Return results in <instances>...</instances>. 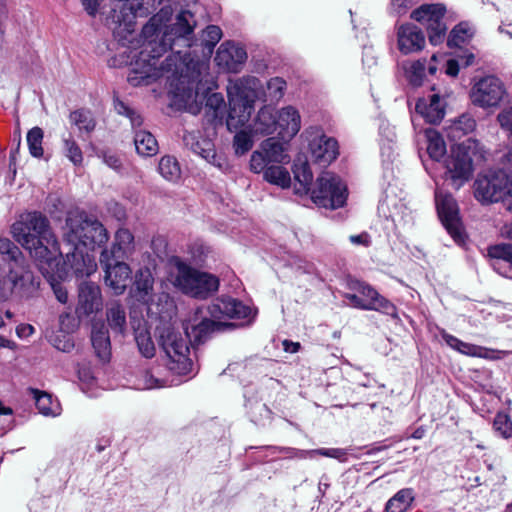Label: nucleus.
Returning a JSON list of instances; mask_svg holds the SVG:
<instances>
[{"label":"nucleus","mask_w":512,"mask_h":512,"mask_svg":"<svg viewBox=\"0 0 512 512\" xmlns=\"http://www.w3.org/2000/svg\"><path fill=\"white\" fill-rule=\"evenodd\" d=\"M170 13L169 6L162 7L143 26L142 50L131 63L127 77L132 86L150 85L164 73H182L184 67L188 68L193 63L189 49L197 45L195 15L189 10H181L171 24L161 27L160 23Z\"/></svg>","instance_id":"obj_1"},{"label":"nucleus","mask_w":512,"mask_h":512,"mask_svg":"<svg viewBox=\"0 0 512 512\" xmlns=\"http://www.w3.org/2000/svg\"><path fill=\"white\" fill-rule=\"evenodd\" d=\"M251 313V308L240 300L222 296L207 307H197L184 329L191 345L201 344L214 332L223 330L226 325L220 319H246Z\"/></svg>","instance_id":"obj_2"},{"label":"nucleus","mask_w":512,"mask_h":512,"mask_svg":"<svg viewBox=\"0 0 512 512\" xmlns=\"http://www.w3.org/2000/svg\"><path fill=\"white\" fill-rule=\"evenodd\" d=\"M11 233L13 238L40 263L51 266L56 253L63 254L50 230L48 219L40 212L22 214L12 225Z\"/></svg>","instance_id":"obj_3"},{"label":"nucleus","mask_w":512,"mask_h":512,"mask_svg":"<svg viewBox=\"0 0 512 512\" xmlns=\"http://www.w3.org/2000/svg\"><path fill=\"white\" fill-rule=\"evenodd\" d=\"M427 139V152L430 163L425 165L426 171L435 183L434 202L438 218L446 231H448V155L443 135L434 128L425 130Z\"/></svg>","instance_id":"obj_4"},{"label":"nucleus","mask_w":512,"mask_h":512,"mask_svg":"<svg viewBox=\"0 0 512 512\" xmlns=\"http://www.w3.org/2000/svg\"><path fill=\"white\" fill-rule=\"evenodd\" d=\"M162 0H112L107 25L122 46L132 47L135 40V19L154 13Z\"/></svg>","instance_id":"obj_5"},{"label":"nucleus","mask_w":512,"mask_h":512,"mask_svg":"<svg viewBox=\"0 0 512 512\" xmlns=\"http://www.w3.org/2000/svg\"><path fill=\"white\" fill-rule=\"evenodd\" d=\"M158 347L166 358V366L174 374L184 376L195 374L194 364L189 357L190 340L185 334L164 323L155 329Z\"/></svg>","instance_id":"obj_6"},{"label":"nucleus","mask_w":512,"mask_h":512,"mask_svg":"<svg viewBox=\"0 0 512 512\" xmlns=\"http://www.w3.org/2000/svg\"><path fill=\"white\" fill-rule=\"evenodd\" d=\"M486 151L478 140L468 138L452 148L450 181L456 189L470 180L476 165L485 161Z\"/></svg>","instance_id":"obj_7"},{"label":"nucleus","mask_w":512,"mask_h":512,"mask_svg":"<svg viewBox=\"0 0 512 512\" xmlns=\"http://www.w3.org/2000/svg\"><path fill=\"white\" fill-rule=\"evenodd\" d=\"M474 197L482 204L505 201L512 212V173L502 170L479 174L473 184Z\"/></svg>","instance_id":"obj_8"},{"label":"nucleus","mask_w":512,"mask_h":512,"mask_svg":"<svg viewBox=\"0 0 512 512\" xmlns=\"http://www.w3.org/2000/svg\"><path fill=\"white\" fill-rule=\"evenodd\" d=\"M174 265L177 269L175 284L184 294L206 299L218 290L219 280L214 275L199 271L180 258L174 260Z\"/></svg>","instance_id":"obj_9"},{"label":"nucleus","mask_w":512,"mask_h":512,"mask_svg":"<svg viewBox=\"0 0 512 512\" xmlns=\"http://www.w3.org/2000/svg\"><path fill=\"white\" fill-rule=\"evenodd\" d=\"M347 186L341 178L332 172H323L311 190V199L319 207L337 209L347 200Z\"/></svg>","instance_id":"obj_10"},{"label":"nucleus","mask_w":512,"mask_h":512,"mask_svg":"<svg viewBox=\"0 0 512 512\" xmlns=\"http://www.w3.org/2000/svg\"><path fill=\"white\" fill-rule=\"evenodd\" d=\"M446 13L444 4H422L411 12L410 18L426 27L432 45H439L447 32Z\"/></svg>","instance_id":"obj_11"},{"label":"nucleus","mask_w":512,"mask_h":512,"mask_svg":"<svg viewBox=\"0 0 512 512\" xmlns=\"http://www.w3.org/2000/svg\"><path fill=\"white\" fill-rule=\"evenodd\" d=\"M506 95L504 83L494 75L480 78L471 90V100L481 108L498 106Z\"/></svg>","instance_id":"obj_12"},{"label":"nucleus","mask_w":512,"mask_h":512,"mask_svg":"<svg viewBox=\"0 0 512 512\" xmlns=\"http://www.w3.org/2000/svg\"><path fill=\"white\" fill-rule=\"evenodd\" d=\"M125 259L108 257V252H101L99 262L105 272V284L116 295L124 293L131 278V268Z\"/></svg>","instance_id":"obj_13"},{"label":"nucleus","mask_w":512,"mask_h":512,"mask_svg":"<svg viewBox=\"0 0 512 512\" xmlns=\"http://www.w3.org/2000/svg\"><path fill=\"white\" fill-rule=\"evenodd\" d=\"M89 214L81 209L69 210L62 226V237L66 247H84V232L86 231Z\"/></svg>","instance_id":"obj_14"},{"label":"nucleus","mask_w":512,"mask_h":512,"mask_svg":"<svg viewBox=\"0 0 512 512\" xmlns=\"http://www.w3.org/2000/svg\"><path fill=\"white\" fill-rule=\"evenodd\" d=\"M438 57L437 54H433L429 61L426 58L403 61L400 67L408 85L413 88L421 87L426 79V72L429 75H434L438 70Z\"/></svg>","instance_id":"obj_15"},{"label":"nucleus","mask_w":512,"mask_h":512,"mask_svg":"<svg viewBox=\"0 0 512 512\" xmlns=\"http://www.w3.org/2000/svg\"><path fill=\"white\" fill-rule=\"evenodd\" d=\"M96 268L94 259L88 253H84L81 247H67L64 267L58 273L59 277L68 276L70 272L76 277H87L94 273Z\"/></svg>","instance_id":"obj_16"},{"label":"nucleus","mask_w":512,"mask_h":512,"mask_svg":"<svg viewBox=\"0 0 512 512\" xmlns=\"http://www.w3.org/2000/svg\"><path fill=\"white\" fill-rule=\"evenodd\" d=\"M397 48L403 55L418 53L425 48L426 37L421 28L404 23L396 28Z\"/></svg>","instance_id":"obj_17"},{"label":"nucleus","mask_w":512,"mask_h":512,"mask_svg":"<svg viewBox=\"0 0 512 512\" xmlns=\"http://www.w3.org/2000/svg\"><path fill=\"white\" fill-rule=\"evenodd\" d=\"M247 60L246 50L233 42L222 43L215 55L216 65L223 71L237 73Z\"/></svg>","instance_id":"obj_18"},{"label":"nucleus","mask_w":512,"mask_h":512,"mask_svg":"<svg viewBox=\"0 0 512 512\" xmlns=\"http://www.w3.org/2000/svg\"><path fill=\"white\" fill-rule=\"evenodd\" d=\"M100 287L93 282H82L78 287V304L76 314L78 317L97 313L102 308Z\"/></svg>","instance_id":"obj_19"},{"label":"nucleus","mask_w":512,"mask_h":512,"mask_svg":"<svg viewBox=\"0 0 512 512\" xmlns=\"http://www.w3.org/2000/svg\"><path fill=\"white\" fill-rule=\"evenodd\" d=\"M227 93L228 97L254 104L256 99L262 97L261 81L255 76H243L230 82Z\"/></svg>","instance_id":"obj_20"},{"label":"nucleus","mask_w":512,"mask_h":512,"mask_svg":"<svg viewBox=\"0 0 512 512\" xmlns=\"http://www.w3.org/2000/svg\"><path fill=\"white\" fill-rule=\"evenodd\" d=\"M357 291L364 299V304L373 307L369 308L367 311H377L394 319H398L396 306L389 299L382 296L371 285L359 283Z\"/></svg>","instance_id":"obj_21"},{"label":"nucleus","mask_w":512,"mask_h":512,"mask_svg":"<svg viewBox=\"0 0 512 512\" xmlns=\"http://www.w3.org/2000/svg\"><path fill=\"white\" fill-rule=\"evenodd\" d=\"M278 135L285 142L290 141L301 128V117L296 108L286 106L276 111Z\"/></svg>","instance_id":"obj_22"},{"label":"nucleus","mask_w":512,"mask_h":512,"mask_svg":"<svg viewBox=\"0 0 512 512\" xmlns=\"http://www.w3.org/2000/svg\"><path fill=\"white\" fill-rule=\"evenodd\" d=\"M415 110L428 123L437 124L442 121L446 114V102L438 93L432 94L429 99L419 98Z\"/></svg>","instance_id":"obj_23"},{"label":"nucleus","mask_w":512,"mask_h":512,"mask_svg":"<svg viewBox=\"0 0 512 512\" xmlns=\"http://www.w3.org/2000/svg\"><path fill=\"white\" fill-rule=\"evenodd\" d=\"M183 143L185 147L194 154L201 156L213 165L221 167V164L217 162L213 142L208 138L202 137L200 132H185L183 135Z\"/></svg>","instance_id":"obj_24"},{"label":"nucleus","mask_w":512,"mask_h":512,"mask_svg":"<svg viewBox=\"0 0 512 512\" xmlns=\"http://www.w3.org/2000/svg\"><path fill=\"white\" fill-rule=\"evenodd\" d=\"M309 148L314 161L323 166L330 164L339 154L337 141L325 135L313 138Z\"/></svg>","instance_id":"obj_25"},{"label":"nucleus","mask_w":512,"mask_h":512,"mask_svg":"<svg viewBox=\"0 0 512 512\" xmlns=\"http://www.w3.org/2000/svg\"><path fill=\"white\" fill-rule=\"evenodd\" d=\"M9 278L12 283V293L23 299H29L35 295L40 286L39 278L33 272L23 270L20 274L11 270Z\"/></svg>","instance_id":"obj_26"},{"label":"nucleus","mask_w":512,"mask_h":512,"mask_svg":"<svg viewBox=\"0 0 512 512\" xmlns=\"http://www.w3.org/2000/svg\"><path fill=\"white\" fill-rule=\"evenodd\" d=\"M91 343L97 358L102 363L111 359V340L109 330L103 322H95L91 330Z\"/></svg>","instance_id":"obj_27"},{"label":"nucleus","mask_w":512,"mask_h":512,"mask_svg":"<svg viewBox=\"0 0 512 512\" xmlns=\"http://www.w3.org/2000/svg\"><path fill=\"white\" fill-rule=\"evenodd\" d=\"M254 136H267L277 131L276 110L269 105H264L249 125Z\"/></svg>","instance_id":"obj_28"},{"label":"nucleus","mask_w":512,"mask_h":512,"mask_svg":"<svg viewBox=\"0 0 512 512\" xmlns=\"http://www.w3.org/2000/svg\"><path fill=\"white\" fill-rule=\"evenodd\" d=\"M254 104L229 97V112L226 125L229 131L237 130L244 126L250 119Z\"/></svg>","instance_id":"obj_29"},{"label":"nucleus","mask_w":512,"mask_h":512,"mask_svg":"<svg viewBox=\"0 0 512 512\" xmlns=\"http://www.w3.org/2000/svg\"><path fill=\"white\" fill-rule=\"evenodd\" d=\"M134 235L125 228H119L115 235L110 249L104 248L102 252H108V257L126 259L134 251Z\"/></svg>","instance_id":"obj_30"},{"label":"nucleus","mask_w":512,"mask_h":512,"mask_svg":"<svg viewBox=\"0 0 512 512\" xmlns=\"http://www.w3.org/2000/svg\"><path fill=\"white\" fill-rule=\"evenodd\" d=\"M487 253L493 269L500 275L507 276V270L512 268V244L501 243L489 246Z\"/></svg>","instance_id":"obj_31"},{"label":"nucleus","mask_w":512,"mask_h":512,"mask_svg":"<svg viewBox=\"0 0 512 512\" xmlns=\"http://www.w3.org/2000/svg\"><path fill=\"white\" fill-rule=\"evenodd\" d=\"M154 278L149 268H140L135 273L131 295L138 302L147 303L153 291Z\"/></svg>","instance_id":"obj_32"},{"label":"nucleus","mask_w":512,"mask_h":512,"mask_svg":"<svg viewBox=\"0 0 512 512\" xmlns=\"http://www.w3.org/2000/svg\"><path fill=\"white\" fill-rule=\"evenodd\" d=\"M86 231L84 232V247L94 249L107 243L109 236L104 225L93 215H89Z\"/></svg>","instance_id":"obj_33"},{"label":"nucleus","mask_w":512,"mask_h":512,"mask_svg":"<svg viewBox=\"0 0 512 512\" xmlns=\"http://www.w3.org/2000/svg\"><path fill=\"white\" fill-rule=\"evenodd\" d=\"M281 451L286 454L287 458L306 459L314 458L316 455H321L325 457L335 458L341 462H345L347 460V452L345 449L341 448H320L314 450L284 448L281 449Z\"/></svg>","instance_id":"obj_34"},{"label":"nucleus","mask_w":512,"mask_h":512,"mask_svg":"<svg viewBox=\"0 0 512 512\" xmlns=\"http://www.w3.org/2000/svg\"><path fill=\"white\" fill-rule=\"evenodd\" d=\"M450 347L461 354L486 359H499L501 358L500 354H506L504 351L488 349L482 346L463 342L452 335H450Z\"/></svg>","instance_id":"obj_35"},{"label":"nucleus","mask_w":512,"mask_h":512,"mask_svg":"<svg viewBox=\"0 0 512 512\" xmlns=\"http://www.w3.org/2000/svg\"><path fill=\"white\" fill-rule=\"evenodd\" d=\"M294 179L297 182L294 192L299 195L308 194L311 191L313 173L307 161H298L293 165Z\"/></svg>","instance_id":"obj_36"},{"label":"nucleus","mask_w":512,"mask_h":512,"mask_svg":"<svg viewBox=\"0 0 512 512\" xmlns=\"http://www.w3.org/2000/svg\"><path fill=\"white\" fill-rule=\"evenodd\" d=\"M106 319L109 328L115 334H123L126 326V312L125 308L118 301L111 302L106 309Z\"/></svg>","instance_id":"obj_37"},{"label":"nucleus","mask_w":512,"mask_h":512,"mask_svg":"<svg viewBox=\"0 0 512 512\" xmlns=\"http://www.w3.org/2000/svg\"><path fill=\"white\" fill-rule=\"evenodd\" d=\"M450 237L454 242L466 248L469 242L468 234L458 216V207L456 202L450 200Z\"/></svg>","instance_id":"obj_38"},{"label":"nucleus","mask_w":512,"mask_h":512,"mask_svg":"<svg viewBox=\"0 0 512 512\" xmlns=\"http://www.w3.org/2000/svg\"><path fill=\"white\" fill-rule=\"evenodd\" d=\"M134 145L137 153L144 157H151L158 152L156 138L148 131L138 130L134 133Z\"/></svg>","instance_id":"obj_39"},{"label":"nucleus","mask_w":512,"mask_h":512,"mask_svg":"<svg viewBox=\"0 0 512 512\" xmlns=\"http://www.w3.org/2000/svg\"><path fill=\"white\" fill-rule=\"evenodd\" d=\"M69 120L78 128L80 137H83V134L90 135L96 127V120L92 112L87 109L82 108L72 111Z\"/></svg>","instance_id":"obj_40"},{"label":"nucleus","mask_w":512,"mask_h":512,"mask_svg":"<svg viewBox=\"0 0 512 512\" xmlns=\"http://www.w3.org/2000/svg\"><path fill=\"white\" fill-rule=\"evenodd\" d=\"M31 392L33 393L36 407L41 414L45 416H57L60 414V404L52 398L51 394L37 389H31Z\"/></svg>","instance_id":"obj_41"},{"label":"nucleus","mask_w":512,"mask_h":512,"mask_svg":"<svg viewBox=\"0 0 512 512\" xmlns=\"http://www.w3.org/2000/svg\"><path fill=\"white\" fill-rule=\"evenodd\" d=\"M261 150L266 155L271 164L284 163L289 160V156L285 153V145L275 138H268L261 143Z\"/></svg>","instance_id":"obj_42"},{"label":"nucleus","mask_w":512,"mask_h":512,"mask_svg":"<svg viewBox=\"0 0 512 512\" xmlns=\"http://www.w3.org/2000/svg\"><path fill=\"white\" fill-rule=\"evenodd\" d=\"M475 34L474 26L468 21H462L450 30V49L469 43Z\"/></svg>","instance_id":"obj_43"},{"label":"nucleus","mask_w":512,"mask_h":512,"mask_svg":"<svg viewBox=\"0 0 512 512\" xmlns=\"http://www.w3.org/2000/svg\"><path fill=\"white\" fill-rule=\"evenodd\" d=\"M457 48L455 51H450V77H456L460 68L471 66L475 60V55L471 51Z\"/></svg>","instance_id":"obj_44"},{"label":"nucleus","mask_w":512,"mask_h":512,"mask_svg":"<svg viewBox=\"0 0 512 512\" xmlns=\"http://www.w3.org/2000/svg\"><path fill=\"white\" fill-rule=\"evenodd\" d=\"M263 178L270 184L281 187L282 189L290 187L291 176L289 171L279 165L271 164L264 170Z\"/></svg>","instance_id":"obj_45"},{"label":"nucleus","mask_w":512,"mask_h":512,"mask_svg":"<svg viewBox=\"0 0 512 512\" xmlns=\"http://www.w3.org/2000/svg\"><path fill=\"white\" fill-rule=\"evenodd\" d=\"M222 31L216 25H209L202 31L199 46L202 49L204 57H210L213 53L214 47L221 40Z\"/></svg>","instance_id":"obj_46"},{"label":"nucleus","mask_w":512,"mask_h":512,"mask_svg":"<svg viewBox=\"0 0 512 512\" xmlns=\"http://www.w3.org/2000/svg\"><path fill=\"white\" fill-rule=\"evenodd\" d=\"M411 489H401L388 500L385 506L386 512H406L413 501Z\"/></svg>","instance_id":"obj_47"},{"label":"nucleus","mask_w":512,"mask_h":512,"mask_svg":"<svg viewBox=\"0 0 512 512\" xmlns=\"http://www.w3.org/2000/svg\"><path fill=\"white\" fill-rule=\"evenodd\" d=\"M475 127L476 121L473 116L463 113L457 119L450 121V139L473 132Z\"/></svg>","instance_id":"obj_48"},{"label":"nucleus","mask_w":512,"mask_h":512,"mask_svg":"<svg viewBox=\"0 0 512 512\" xmlns=\"http://www.w3.org/2000/svg\"><path fill=\"white\" fill-rule=\"evenodd\" d=\"M158 171L163 178L176 182L181 176V169L177 159L173 156H163L158 165Z\"/></svg>","instance_id":"obj_49"},{"label":"nucleus","mask_w":512,"mask_h":512,"mask_svg":"<svg viewBox=\"0 0 512 512\" xmlns=\"http://www.w3.org/2000/svg\"><path fill=\"white\" fill-rule=\"evenodd\" d=\"M44 133L40 127H33L27 133V144L30 154L35 158L43 156V142Z\"/></svg>","instance_id":"obj_50"},{"label":"nucleus","mask_w":512,"mask_h":512,"mask_svg":"<svg viewBox=\"0 0 512 512\" xmlns=\"http://www.w3.org/2000/svg\"><path fill=\"white\" fill-rule=\"evenodd\" d=\"M286 81L281 77H274L267 81L266 92L262 91V96L269 98L271 101L280 100L286 90Z\"/></svg>","instance_id":"obj_51"},{"label":"nucleus","mask_w":512,"mask_h":512,"mask_svg":"<svg viewBox=\"0 0 512 512\" xmlns=\"http://www.w3.org/2000/svg\"><path fill=\"white\" fill-rule=\"evenodd\" d=\"M252 136L250 130H240L234 135L233 147L236 155H244L253 147Z\"/></svg>","instance_id":"obj_52"},{"label":"nucleus","mask_w":512,"mask_h":512,"mask_svg":"<svg viewBox=\"0 0 512 512\" xmlns=\"http://www.w3.org/2000/svg\"><path fill=\"white\" fill-rule=\"evenodd\" d=\"M494 431L504 439L512 436V421L510 417L503 412L497 413L493 420Z\"/></svg>","instance_id":"obj_53"},{"label":"nucleus","mask_w":512,"mask_h":512,"mask_svg":"<svg viewBox=\"0 0 512 512\" xmlns=\"http://www.w3.org/2000/svg\"><path fill=\"white\" fill-rule=\"evenodd\" d=\"M135 340L142 356L148 359L155 356L156 348L148 332L137 333Z\"/></svg>","instance_id":"obj_54"},{"label":"nucleus","mask_w":512,"mask_h":512,"mask_svg":"<svg viewBox=\"0 0 512 512\" xmlns=\"http://www.w3.org/2000/svg\"><path fill=\"white\" fill-rule=\"evenodd\" d=\"M114 107L118 114L129 118L133 128L140 127L142 125L143 119L141 115L123 101L116 99L114 101Z\"/></svg>","instance_id":"obj_55"},{"label":"nucleus","mask_w":512,"mask_h":512,"mask_svg":"<svg viewBox=\"0 0 512 512\" xmlns=\"http://www.w3.org/2000/svg\"><path fill=\"white\" fill-rule=\"evenodd\" d=\"M63 144L66 157H68L73 164H80L83 160V155L75 140L71 136L69 138H63Z\"/></svg>","instance_id":"obj_56"},{"label":"nucleus","mask_w":512,"mask_h":512,"mask_svg":"<svg viewBox=\"0 0 512 512\" xmlns=\"http://www.w3.org/2000/svg\"><path fill=\"white\" fill-rule=\"evenodd\" d=\"M225 106V101L223 95L221 93H211L206 98V113L209 114L212 112L214 117L218 116L219 111H221Z\"/></svg>","instance_id":"obj_57"},{"label":"nucleus","mask_w":512,"mask_h":512,"mask_svg":"<svg viewBox=\"0 0 512 512\" xmlns=\"http://www.w3.org/2000/svg\"><path fill=\"white\" fill-rule=\"evenodd\" d=\"M270 165L271 163L269 162V160L267 159L266 155L262 150H256L252 153L250 158V169L254 173L259 174L262 172L264 174V170Z\"/></svg>","instance_id":"obj_58"},{"label":"nucleus","mask_w":512,"mask_h":512,"mask_svg":"<svg viewBox=\"0 0 512 512\" xmlns=\"http://www.w3.org/2000/svg\"><path fill=\"white\" fill-rule=\"evenodd\" d=\"M0 254L7 256L9 260L17 261L21 252L11 240L7 238H0Z\"/></svg>","instance_id":"obj_59"},{"label":"nucleus","mask_w":512,"mask_h":512,"mask_svg":"<svg viewBox=\"0 0 512 512\" xmlns=\"http://www.w3.org/2000/svg\"><path fill=\"white\" fill-rule=\"evenodd\" d=\"M59 327L61 332L70 334L78 328V321L71 313L64 312L59 316Z\"/></svg>","instance_id":"obj_60"},{"label":"nucleus","mask_w":512,"mask_h":512,"mask_svg":"<svg viewBox=\"0 0 512 512\" xmlns=\"http://www.w3.org/2000/svg\"><path fill=\"white\" fill-rule=\"evenodd\" d=\"M77 374L79 380L83 384H90L93 380L96 379L94 370L90 362L83 361L78 363L77 365Z\"/></svg>","instance_id":"obj_61"},{"label":"nucleus","mask_w":512,"mask_h":512,"mask_svg":"<svg viewBox=\"0 0 512 512\" xmlns=\"http://www.w3.org/2000/svg\"><path fill=\"white\" fill-rule=\"evenodd\" d=\"M497 120L501 128L507 131L512 138V108L500 112L497 116Z\"/></svg>","instance_id":"obj_62"},{"label":"nucleus","mask_w":512,"mask_h":512,"mask_svg":"<svg viewBox=\"0 0 512 512\" xmlns=\"http://www.w3.org/2000/svg\"><path fill=\"white\" fill-rule=\"evenodd\" d=\"M50 284H51V288L54 292L56 299L60 303L66 304L68 301L67 289L63 286V284L61 282H57L54 279L50 282Z\"/></svg>","instance_id":"obj_63"},{"label":"nucleus","mask_w":512,"mask_h":512,"mask_svg":"<svg viewBox=\"0 0 512 512\" xmlns=\"http://www.w3.org/2000/svg\"><path fill=\"white\" fill-rule=\"evenodd\" d=\"M418 0H392L391 8L397 15H403L407 9L417 4Z\"/></svg>","instance_id":"obj_64"}]
</instances>
